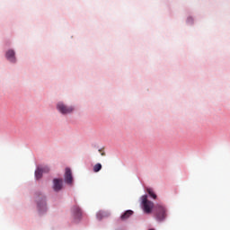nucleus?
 I'll use <instances>...</instances> for the list:
<instances>
[{"label": "nucleus", "mask_w": 230, "mask_h": 230, "mask_svg": "<svg viewBox=\"0 0 230 230\" xmlns=\"http://www.w3.org/2000/svg\"><path fill=\"white\" fill-rule=\"evenodd\" d=\"M64 186V181L62 179L53 180V190L54 191H60Z\"/></svg>", "instance_id": "nucleus-5"}, {"label": "nucleus", "mask_w": 230, "mask_h": 230, "mask_svg": "<svg viewBox=\"0 0 230 230\" xmlns=\"http://www.w3.org/2000/svg\"><path fill=\"white\" fill-rule=\"evenodd\" d=\"M141 199H142L144 213L150 215V213H152V209H154V202L148 200L147 195H143L141 197Z\"/></svg>", "instance_id": "nucleus-2"}, {"label": "nucleus", "mask_w": 230, "mask_h": 230, "mask_svg": "<svg viewBox=\"0 0 230 230\" xmlns=\"http://www.w3.org/2000/svg\"><path fill=\"white\" fill-rule=\"evenodd\" d=\"M146 191L151 199H154L155 200V199H157V195L155 194L154 190H152L151 188H148L146 189Z\"/></svg>", "instance_id": "nucleus-11"}, {"label": "nucleus", "mask_w": 230, "mask_h": 230, "mask_svg": "<svg viewBox=\"0 0 230 230\" xmlns=\"http://www.w3.org/2000/svg\"><path fill=\"white\" fill-rule=\"evenodd\" d=\"M65 182H66V184H73V172L70 168H66Z\"/></svg>", "instance_id": "nucleus-6"}, {"label": "nucleus", "mask_w": 230, "mask_h": 230, "mask_svg": "<svg viewBox=\"0 0 230 230\" xmlns=\"http://www.w3.org/2000/svg\"><path fill=\"white\" fill-rule=\"evenodd\" d=\"M155 211L157 222H163L166 219V208L163 205H156L155 207Z\"/></svg>", "instance_id": "nucleus-1"}, {"label": "nucleus", "mask_w": 230, "mask_h": 230, "mask_svg": "<svg viewBox=\"0 0 230 230\" xmlns=\"http://www.w3.org/2000/svg\"><path fill=\"white\" fill-rule=\"evenodd\" d=\"M42 173H44L43 172V171H42V169L40 168V167H39L37 170H36V172H35V177H36V179H42Z\"/></svg>", "instance_id": "nucleus-10"}, {"label": "nucleus", "mask_w": 230, "mask_h": 230, "mask_svg": "<svg viewBox=\"0 0 230 230\" xmlns=\"http://www.w3.org/2000/svg\"><path fill=\"white\" fill-rule=\"evenodd\" d=\"M5 57L9 62H15V51L10 49L6 52Z\"/></svg>", "instance_id": "nucleus-9"}, {"label": "nucleus", "mask_w": 230, "mask_h": 230, "mask_svg": "<svg viewBox=\"0 0 230 230\" xmlns=\"http://www.w3.org/2000/svg\"><path fill=\"white\" fill-rule=\"evenodd\" d=\"M97 218H99V220H102V214L101 213L97 214Z\"/></svg>", "instance_id": "nucleus-14"}, {"label": "nucleus", "mask_w": 230, "mask_h": 230, "mask_svg": "<svg viewBox=\"0 0 230 230\" xmlns=\"http://www.w3.org/2000/svg\"><path fill=\"white\" fill-rule=\"evenodd\" d=\"M72 213L75 218H80L82 217V209L78 206H74L72 208Z\"/></svg>", "instance_id": "nucleus-8"}, {"label": "nucleus", "mask_w": 230, "mask_h": 230, "mask_svg": "<svg viewBox=\"0 0 230 230\" xmlns=\"http://www.w3.org/2000/svg\"><path fill=\"white\" fill-rule=\"evenodd\" d=\"M41 170H42V172H43V173H48V172H49V167H42V168H40Z\"/></svg>", "instance_id": "nucleus-13"}, {"label": "nucleus", "mask_w": 230, "mask_h": 230, "mask_svg": "<svg viewBox=\"0 0 230 230\" xmlns=\"http://www.w3.org/2000/svg\"><path fill=\"white\" fill-rule=\"evenodd\" d=\"M57 110L61 114H71V112L75 111V108L73 106H67L64 102H60L57 104Z\"/></svg>", "instance_id": "nucleus-4"}, {"label": "nucleus", "mask_w": 230, "mask_h": 230, "mask_svg": "<svg viewBox=\"0 0 230 230\" xmlns=\"http://www.w3.org/2000/svg\"><path fill=\"white\" fill-rule=\"evenodd\" d=\"M134 215V211L132 210H126L121 216H120V220L122 222H125V220H128Z\"/></svg>", "instance_id": "nucleus-7"}, {"label": "nucleus", "mask_w": 230, "mask_h": 230, "mask_svg": "<svg viewBox=\"0 0 230 230\" xmlns=\"http://www.w3.org/2000/svg\"><path fill=\"white\" fill-rule=\"evenodd\" d=\"M36 201L38 206V211L44 213L48 209L46 206V198L42 194H36Z\"/></svg>", "instance_id": "nucleus-3"}, {"label": "nucleus", "mask_w": 230, "mask_h": 230, "mask_svg": "<svg viewBox=\"0 0 230 230\" xmlns=\"http://www.w3.org/2000/svg\"><path fill=\"white\" fill-rule=\"evenodd\" d=\"M101 155H105V153H102Z\"/></svg>", "instance_id": "nucleus-15"}, {"label": "nucleus", "mask_w": 230, "mask_h": 230, "mask_svg": "<svg viewBox=\"0 0 230 230\" xmlns=\"http://www.w3.org/2000/svg\"><path fill=\"white\" fill-rule=\"evenodd\" d=\"M100 170H102V164H96L94 166H93V172L95 173H98V172H100Z\"/></svg>", "instance_id": "nucleus-12"}]
</instances>
